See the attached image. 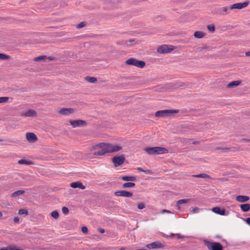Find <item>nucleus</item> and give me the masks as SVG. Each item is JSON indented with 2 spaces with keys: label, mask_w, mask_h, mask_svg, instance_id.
<instances>
[{
  "label": "nucleus",
  "mask_w": 250,
  "mask_h": 250,
  "mask_svg": "<svg viewBox=\"0 0 250 250\" xmlns=\"http://www.w3.org/2000/svg\"><path fill=\"white\" fill-rule=\"evenodd\" d=\"M49 60H52V58L51 57H49Z\"/></svg>",
  "instance_id": "nucleus-54"
},
{
  "label": "nucleus",
  "mask_w": 250,
  "mask_h": 250,
  "mask_svg": "<svg viewBox=\"0 0 250 250\" xmlns=\"http://www.w3.org/2000/svg\"><path fill=\"white\" fill-rule=\"evenodd\" d=\"M25 193V191L24 190H19L16 191L14 192L10 195L11 197H17L18 196H21Z\"/></svg>",
  "instance_id": "nucleus-21"
},
{
  "label": "nucleus",
  "mask_w": 250,
  "mask_h": 250,
  "mask_svg": "<svg viewBox=\"0 0 250 250\" xmlns=\"http://www.w3.org/2000/svg\"><path fill=\"white\" fill-rule=\"evenodd\" d=\"M229 9V7H224L220 8L219 9V14L222 15H227L228 13V11Z\"/></svg>",
  "instance_id": "nucleus-24"
},
{
  "label": "nucleus",
  "mask_w": 250,
  "mask_h": 250,
  "mask_svg": "<svg viewBox=\"0 0 250 250\" xmlns=\"http://www.w3.org/2000/svg\"><path fill=\"white\" fill-rule=\"evenodd\" d=\"M125 63L127 64L134 65L141 68H143L146 64L145 62L142 61H139L133 58H131L128 59L125 62Z\"/></svg>",
  "instance_id": "nucleus-4"
},
{
  "label": "nucleus",
  "mask_w": 250,
  "mask_h": 250,
  "mask_svg": "<svg viewBox=\"0 0 250 250\" xmlns=\"http://www.w3.org/2000/svg\"><path fill=\"white\" fill-rule=\"evenodd\" d=\"M135 186V184L134 183H131V182H127L125 183L123 185V188H132Z\"/></svg>",
  "instance_id": "nucleus-26"
},
{
  "label": "nucleus",
  "mask_w": 250,
  "mask_h": 250,
  "mask_svg": "<svg viewBox=\"0 0 250 250\" xmlns=\"http://www.w3.org/2000/svg\"><path fill=\"white\" fill-rule=\"evenodd\" d=\"M62 212L64 214H67L69 212V209L67 207H63L62 208Z\"/></svg>",
  "instance_id": "nucleus-37"
},
{
  "label": "nucleus",
  "mask_w": 250,
  "mask_h": 250,
  "mask_svg": "<svg viewBox=\"0 0 250 250\" xmlns=\"http://www.w3.org/2000/svg\"><path fill=\"white\" fill-rule=\"evenodd\" d=\"M146 247L149 249H159L164 248V245L159 241H155L147 244Z\"/></svg>",
  "instance_id": "nucleus-8"
},
{
  "label": "nucleus",
  "mask_w": 250,
  "mask_h": 250,
  "mask_svg": "<svg viewBox=\"0 0 250 250\" xmlns=\"http://www.w3.org/2000/svg\"><path fill=\"white\" fill-rule=\"evenodd\" d=\"M192 201V199H181L177 201L176 207L178 209H180L179 205L183 204L189 203Z\"/></svg>",
  "instance_id": "nucleus-16"
},
{
  "label": "nucleus",
  "mask_w": 250,
  "mask_h": 250,
  "mask_svg": "<svg viewBox=\"0 0 250 250\" xmlns=\"http://www.w3.org/2000/svg\"><path fill=\"white\" fill-rule=\"evenodd\" d=\"M240 83H241V82L239 81H233V82L229 83L228 84L227 86L229 88L235 87V86L239 85L240 84Z\"/></svg>",
  "instance_id": "nucleus-23"
},
{
  "label": "nucleus",
  "mask_w": 250,
  "mask_h": 250,
  "mask_svg": "<svg viewBox=\"0 0 250 250\" xmlns=\"http://www.w3.org/2000/svg\"><path fill=\"white\" fill-rule=\"evenodd\" d=\"M178 112V110L166 109L157 111L155 116L157 117H167Z\"/></svg>",
  "instance_id": "nucleus-3"
},
{
  "label": "nucleus",
  "mask_w": 250,
  "mask_h": 250,
  "mask_svg": "<svg viewBox=\"0 0 250 250\" xmlns=\"http://www.w3.org/2000/svg\"><path fill=\"white\" fill-rule=\"evenodd\" d=\"M2 216V212L0 211V218H1Z\"/></svg>",
  "instance_id": "nucleus-53"
},
{
  "label": "nucleus",
  "mask_w": 250,
  "mask_h": 250,
  "mask_svg": "<svg viewBox=\"0 0 250 250\" xmlns=\"http://www.w3.org/2000/svg\"><path fill=\"white\" fill-rule=\"evenodd\" d=\"M245 55H246V56H247V57H250V51L246 52L245 53Z\"/></svg>",
  "instance_id": "nucleus-47"
},
{
  "label": "nucleus",
  "mask_w": 250,
  "mask_h": 250,
  "mask_svg": "<svg viewBox=\"0 0 250 250\" xmlns=\"http://www.w3.org/2000/svg\"><path fill=\"white\" fill-rule=\"evenodd\" d=\"M125 158L123 155L115 156L112 158V161L115 167H118L122 165L125 162Z\"/></svg>",
  "instance_id": "nucleus-6"
},
{
  "label": "nucleus",
  "mask_w": 250,
  "mask_h": 250,
  "mask_svg": "<svg viewBox=\"0 0 250 250\" xmlns=\"http://www.w3.org/2000/svg\"><path fill=\"white\" fill-rule=\"evenodd\" d=\"M85 80L91 83H95L97 81V79L96 78L89 76L86 77Z\"/></svg>",
  "instance_id": "nucleus-27"
},
{
  "label": "nucleus",
  "mask_w": 250,
  "mask_h": 250,
  "mask_svg": "<svg viewBox=\"0 0 250 250\" xmlns=\"http://www.w3.org/2000/svg\"><path fill=\"white\" fill-rule=\"evenodd\" d=\"M0 250H9V247L8 248H1L0 249Z\"/></svg>",
  "instance_id": "nucleus-50"
},
{
  "label": "nucleus",
  "mask_w": 250,
  "mask_h": 250,
  "mask_svg": "<svg viewBox=\"0 0 250 250\" xmlns=\"http://www.w3.org/2000/svg\"><path fill=\"white\" fill-rule=\"evenodd\" d=\"M99 232H100L101 233H104L105 232V230L104 229L100 228L98 229Z\"/></svg>",
  "instance_id": "nucleus-46"
},
{
  "label": "nucleus",
  "mask_w": 250,
  "mask_h": 250,
  "mask_svg": "<svg viewBox=\"0 0 250 250\" xmlns=\"http://www.w3.org/2000/svg\"><path fill=\"white\" fill-rule=\"evenodd\" d=\"M74 112V109L73 108H63L59 110V113L62 115H67L69 114L72 113Z\"/></svg>",
  "instance_id": "nucleus-15"
},
{
  "label": "nucleus",
  "mask_w": 250,
  "mask_h": 250,
  "mask_svg": "<svg viewBox=\"0 0 250 250\" xmlns=\"http://www.w3.org/2000/svg\"><path fill=\"white\" fill-rule=\"evenodd\" d=\"M137 207L139 209H142L145 208V205L143 203H139L138 204Z\"/></svg>",
  "instance_id": "nucleus-38"
},
{
  "label": "nucleus",
  "mask_w": 250,
  "mask_h": 250,
  "mask_svg": "<svg viewBox=\"0 0 250 250\" xmlns=\"http://www.w3.org/2000/svg\"><path fill=\"white\" fill-rule=\"evenodd\" d=\"M132 42V40H128V41H126L125 43H126V44L127 45H129V44H128V43H130V42Z\"/></svg>",
  "instance_id": "nucleus-48"
},
{
  "label": "nucleus",
  "mask_w": 250,
  "mask_h": 250,
  "mask_svg": "<svg viewBox=\"0 0 250 250\" xmlns=\"http://www.w3.org/2000/svg\"><path fill=\"white\" fill-rule=\"evenodd\" d=\"M190 211L194 213H196L199 212L200 209L198 207L192 208L190 209Z\"/></svg>",
  "instance_id": "nucleus-34"
},
{
  "label": "nucleus",
  "mask_w": 250,
  "mask_h": 250,
  "mask_svg": "<svg viewBox=\"0 0 250 250\" xmlns=\"http://www.w3.org/2000/svg\"><path fill=\"white\" fill-rule=\"evenodd\" d=\"M8 97H0V103H6L8 101Z\"/></svg>",
  "instance_id": "nucleus-33"
},
{
  "label": "nucleus",
  "mask_w": 250,
  "mask_h": 250,
  "mask_svg": "<svg viewBox=\"0 0 250 250\" xmlns=\"http://www.w3.org/2000/svg\"><path fill=\"white\" fill-rule=\"evenodd\" d=\"M212 211L218 214L221 215H225L227 216L229 214V212L226 211L225 209L224 208H221L219 207H214L212 208Z\"/></svg>",
  "instance_id": "nucleus-12"
},
{
  "label": "nucleus",
  "mask_w": 250,
  "mask_h": 250,
  "mask_svg": "<svg viewBox=\"0 0 250 250\" xmlns=\"http://www.w3.org/2000/svg\"><path fill=\"white\" fill-rule=\"evenodd\" d=\"M208 29L211 32H213L215 30V27L213 25H208L207 26Z\"/></svg>",
  "instance_id": "nucleus-36"
},
{
  "label": "nucleus",
  "mask_w": 250,
  "mask_h": 250,
  "mask_svg": "<svg viewBox=\"0 0 250 250\" xmlns=\"http://www.w3.org/2000/svg\"><path fill=\"white\" fill-rule=\"evenodd\" d=\"M144 150L149 155H158L167 153L168 150L163 147L155 146L152 147H146Z\"/></svg>",
  "instance_id": "nucleus-2"
},
{
  "label": "nucleus",
  "mask_w": 250,
  "mask_h": 250,
  "mask_svg": "<svg viewBox=\"0 0 250 250\" xmlns=\"http://www.w3.org/2000/svg\"><path fill=\"white\" fill-rule=\"evenodd\" d=\"M173 49L174 47L172 45L164 44L158 48L157 52L160 54H165L170 53Z\"/></svg>",
  "instance_id": "nucleus-5"
},
{
  "label": "nucleus",
  "mask_w": 250,
  "mask_h": 250,
  "mask_svg": "<svg viewBox=\"0 0 250 250\" xmlns=\"http://www.w3.org/2000/svg\"><path fill=\"white\" fill-rule=\"evenodd\" d=\"M36 112L34 110L29 109L23 113L22 116L25 117H34L36 115Z\"/></svg>",
  "instance_id": "nucleus-18"
},
{
  "label": "nucleus",
  "mask_w": 250,
  "mask_h": 250,
  "mask_svg": "<svg viewBox=\"0 0 250 250\" xmlns=\"http://www.w3.org/2000/svg\"><path fill=\"white\" fill-rule=\"evenodd\" d=\"M13 221L14 223H17L19 221V218L18 217H15L14 218Z\"/></svg>",
  "instance_id": "nucleus-43"
},
{
  "label": "nucleus",
  "mask_w": 250,
  "mask_h": 250,
  "mask_svg": "<svg viewBox=\"0 0 250 250\" xmlns=\"http://www.w3.org/2000/svg\"><path fill=\"white\" fill-rule=\"evenodd\" d=\"M125 248H124V247H122L120 249V250H125Z\"/></svg>",
  "instance_id": "nucleus-52"
},
{
  "label": "nucleus",
  "mask_w": 250,
  "mask_h": 250,
  "mask_svg": "<svg viewBox=\"0 0 250 250\" xmlns=\"http://www.w3.org/2000/svg\"><path fill=\"white\" fill-rule=\"evenodd\" d=\"M18 163L20 165H29L31 164V162L28 161H27V160H24V159H21L18 161Z\"/></svg>",
  "instance_id": "nucleus-28"
},
{
  "label": "nucleus",
  "mask_w": 250,
  "mask_h": 250,
  "mask_svg": "<svg viewBox=\"0 0 250 250\" xmlns=\"http://www.w3.org/2000/svg\"><path fill=\"white\" fill-rule=\"evenodd\" d=\"M207 246L209 250H223L222 245L218 242H208Z\"/></svg>",
  "instance_id": "nucleus-7"
},
{
  "label": "nucleus",
  "mask_w": 250,
  "mask_h": 250,
  "mask_svg": "<svg viewBox=\"0 0 250 250\" xmlns=\"http://www.w3.org/2000/svg\"><path fill=\"white\" fill-rule=\"evenodd\" d=\"M121 179L125 181H135L136 178L133 176H125L122 177Z\"/></svg>",
  "instance_id": "nucleus-20"
},
{
  "label": "nucleus",
  "mask_w": 250,
  "mask_h": 250,
  "mask_svg": "<svg viewBox=\"0 0 250 250\" xmlns=\"http://www.w3.org/2000/svg\"><path fill=\"white\" fill-rule=\"evenodd\" d=\"M18 214L19 215H24V216H27L28 215V211L26 209H21L19 210Z\"/></svg>",
  "instance_id": "nucleus-30"
},
{
  "label": "nucleus",
  "mask_w": 250,
  "mask_h": 250,
  "mask_svg": "<svg viewBox=\"0 0 250 250\" xmlns=\"http://www.w3.org/2000/svg\"><path fill=\"white\" fill-rule=\"evenodd\" d=\"M194 36L196 38L201 39L204 36V33L202 31H196L194 33Z\"/></svg>",
  "instance_id": "nucleus-25"
},
{
  "label": "nucleus",
  "mask_w": 250,
  "mask_h": 250,
  "mask_svg": "<svg viewBox=\"0 0 250 250\" xmlns=\"http://www.w3.org/2000/svg\"><path fill=\"white\" fill-rule=\"evenodd\" d=\"M161 213H171V211L169 210H167V209H163L162 210V211H161Z\"/></svg>",
  "instance_id": "nucleus-44"
},
{
  "label": "nucleus",
  "mask_w": 250,
  "mask_h": 250,
  "mask_svg": "<svg viewBox=\"0 0 250 250\" xmlns=\"http://www.w3.org/2000/svg\"><path fill=\"white\" fill-rule=\"evenodd\" d=\"M216 150H221L222 151L225 152L226 151L228 150L229 149L227 147H216Z\"/></svg>",
  "instance_id": "nucleus-41"
},
{
  "label": "nucleus",
  "mask_w": 250,
  "mask_h": 250,
  "mask_svg": "<svg viewBox=\"0 0 250 250\" xmlns=\"http://www.w3.org/2000/svg\"><path fill=\"white\" fill-rule=\"evenodd\" d=\"M146 173L147 174H151L152 173V172H151V170H146Z\"/></svg>",
  "instance_id": "nucleus-49"
},
{
  "label": "nucleus",
  "mask_w": 250,
  "mask_h": 250,
  "mask_svg": "<svg viewBox=\"0 0 250 250\" xmlns=\"http://www.w3.org/2000/svg\"><path fill=\"white\" fill-rule=\"evenodd\" d=\"M82 231L84 234H87L88 233V229L86 227L83 226L82 228Z\"/></svg>",
  "instance_id": "nucleus-39"
},
{
  "label": "nucleus",
  "mask_w": 250,
  "mask_h": 250,
  "mask_svg": "<svg viewBox=\"0 0 250 250\" xmlns=\"http://www.w3.org/2000/svg\"><path fill=\"white\" fill-rule=\"evenodd\" d=\"M250 198L249 196L245 195H238L236 197L237 201L240 203H243L247 202L249 200Z\"/></svg>",
  "instance_id": "nucleus-17"
},
{
  "label": "nucleus",
  "mask_w": 250,
  "mask_h": 250,
  "mask_svg": "<svg viewBox=\"0 0 250 250\" xmlns=\"http://www.w3.org/2000/svg\"><path fill=\"white\" fill-rule=\"evenodd\" d=\"M174 235H176V237H177V238L178 239H181V238H184V236H182L179 233H177V234H173V233H171L170 234V236H168V235H164V236L165 237H171L172 236H174Z\"/></svg>",
  "instance_id": "nucleus-32"
},
{
  "label": "nucleus",
  "mask_w": 250,
  "mask_h": 250,
  "mask_svg": "<svg viewBox=\"0 0 250 250\" xmlns=\"http://www.w3.org/2000/svg\"><path fill=\"white\" fill-rule=\"evenodd\" d=\"M249 2V1H245L244 2H240L233 4L229 7V9H241L243 8L246 7Z\"/></svg>",
  "instance_id": "nucleus-9"
},
{
  "label": "nucleus",
  "mask_w": 250,
  "mask_h": 250,
  "mask_svg": "<svg viewBox=\"0 0 250 250\" xmlns=\"http://www.w3.org/2000/svg\"><path fill=\"white\" fill-rule=\"evenodd\" d=\"M198 143V142H196V141H194V142H192V144H194V145L197 144Z\"/></svg>",
  "instance_id": "nucleus-51"
},
{
  "label": "nucleus",
  "mask_w": 250,
  "mask_h": 250,
  "mask_svg": "<svg viewBox=\"0 0 250 250\" xmlns=\"http://www.w3.org/2000/svg\"><path fill=\"white\" fill-rule=\"evenodd\" d=\"M50 215L54 219H58L59 217V213L57 210H54L50 213Z\"/></svg>",
  "instance_id": "nucleus-29"
},
{
  "label": "nucleus",
  "mask_w": 250,
  "mask_h": 250,
  "mask_svg": "<svg viewBox=\"0 0 250 250\" xmlns=\"http://www.w3.org/2000/svg\"><path fill=\"white\" fill-rule=\"evenodd\" d=\"M245 221L250 226V217L247 218L245 220Z\"/></svg>",
  "instance_id": "nucleus-45"
},
{
  "label": "nucleus",
  "mask_w": 250,
  "mask_h": 250,
  "mask_svg": "<svg viewBox=\"0 0 250 250\" xmlns=\"http://www.w3.org/2000/svg\"><path fill=\"white\" fill-rule=\"evenodd\" d=\"M70 187L74 188H79L81 189L85 188V187L80 182L72 183L70 184Z\"/></svg>",
  "instance_id": "nucleus-14"
},
{
  "label": "nucleus",
  "mask_w": 250,
  "mask_h": 250,
  "mask_svg": "<svg viewBox=\"0 0 250 250\" xmlns=\"http://www.w3.org/2000/svg\"><path fill=\"white\" fill-rule=\"evenodd\" d=\"M114 195L116 196H122L125 197H130L133 193L131 192L125 190H119L114 192Z\"/></svg>",
  "instance_id": "nucleus-11"
},
{
  "label": "nucleus",
  "mask_w": 250,
  "mask_h": 250,
  "mask_svg": "<svg viewBox=\"0 0 250 250\" xmlns=\"http://www.w3.org/2000/svg\"><path fill=\"white\" fill-rule=\"evenodd\" d=\"M46 58V56H43V55L42 56H39V57L35 58L34 61H41V60H42Z\"/></svg>",
  "instance_id": "nucleus-35"
},
{
  "label": "nucleus",
  "mask_w": 250,
  "mask_h": 250,
  "mask_svg": "<svg viewBox=\"0 0 250 250\" xmlns=\"http://www.w3.org/2000/svg\"><path fill=\"white\" fill-rule=\"evenodd\" d=\"M240 207L243 212H248L250 210V204H241Z\"/></svg>",
  "instance_id": "nucleus-19"
},
{
  "label": "nucleus",
  "mask_w": 250,
  "mask_h": 250,
  "mask_svg": "<svg viewBox=\"0 0 250 250\" xmlns=\"http://www.w3.org/2000/svg\"><path fill=\"white\" fill-rule=\"evenodd\" d=\"M137 170L140 172H143L144 173H146V171L143 169L142 167H138Z\"/></svg>",
  "instance_id": "nucleus-42"
},
{
  "label": "nucleus",
  "mask_w": 250,
  "mask_h": 250,
  "mask_svg": "<svg viewBox=\"0 0 250 250\" xmlns=\"http://www.w3.org/2000/svg\"><path fill=\"white\" fill-rule=\"evenodd\" d=\"M70 124L74 128L84 126L86 125L85 121L81 120L70 121Z\"/></svg>",
  "instance_id": "nucleus-10"
},
{
  "label": "nucleus",
  "mask_w": 250,
  "mask_h": 250,
  "mask_svg": "<svg viewBox=\"0 0 250 250\" xmlns=\"http://www.w3.org/2000/svg\"><path fill=\"white\" fill-rule=\"evenodd\" d=\"M85 25V23L84 22H81L79 24L77 25V27L78 28H81L83 27Z\"/></svg>",
  "instance_id": "nucleus-40"
},
{
  "label": "nucleus",
  "mask_w": 250,
  "mask_h": 250,
  "mask_svg": "<svg viewBox=\"0 0 250 250\" xmlns=\"http://www.w3.org/2000/svg\"><path fill=\"white\" fill-rule=\"evenodd\" d=\"M192 177L194 178H201L203 179H210V177L209 175L205 173H201L197 175H192Z\"/></svg>",
  "instance_id": "nucleus-22"
},
{
  "label": "nucleus",
  "mask_w": 250,
  "mask_h": 250,
  "mask_svg": "<svg viewBox=\"0 0 250 250\" xmlns=\"http://www.w3.org/2000/svg\"><path fill=\"white\" fill-rule=\"evenodd\" d=\"M10 57L4 54L0 53V60H6L10 59Z\"/></svg>",
  "instance_id": "nucleus-31"
},
{
  "label": "nucleus",
  "mask_w": 250,
  "mask_h": 250,
  "mask_svg": "<svg viewBox=\"0 0 250 250\" xmlns=\"http://www.w3.org/2000/svg\"><path fill=\"white\" fill-rule=\"evenodd\" d=\"M26 138L27 140L30 143H34L38 139L36 135L34 133L31 132L26 133Z\"/></svg>",
  "instance_id": "nucleus-13"
},
{
  "label": "nucleus",
  "mask_w": 250,
  "mask_h": 250,
  "mask_svg": "<svg viewBox=\"0 0 250 250\" xmlns=\"http://www.w3.org/2000/svg\"><path fill=\"white\" fill-rule=\"evenodd\" d=\"M97 148H100V150H97L94 153L95 156H102L107 153L118 151L122 149V147L108 143H101L95 146V149Z\"/></svg>",
  "instance_id": "nucleus-1"
}]
</instances>
